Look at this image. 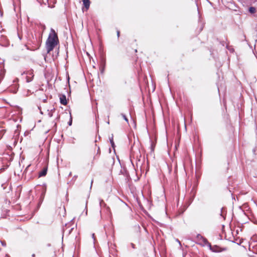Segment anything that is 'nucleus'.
Listing matches in <instances>:
<instances>
[{
  "label": "nucleus",
  "instance_id": "4be33fe9",
  "mask_svg": "<svg viewBox=\"0 0 257 257\" xmlns=\"http://www.w3.org/2000/svg\"><path fill=\"white\" fill-rule=\"evenodd\" d=\"M119 34H120V32L119 31H117V37H119Z\"/></svg>",
  "mask_w": 257,
  "mask_h": 257
},
{
  "label": "nucleus",
  "instance_id": "7ed1b4c3",
  "mask_svg": "<svg viewBox=\"0 0 257 257\" xmlns=\"http://www.w3.org/2000/svg\"><path fill=\"white\" fill-rule=\"evenodd\" d=\"M249 250L257 254V242L255 241L250 242L249 245Z\"/></svg>",
  "mask_w": 257,
  "mask_h": 257
},
{
  "label": "nucleus",
  "instance_id": "2eb2a0df",
  "mask_svg": "<svg viewBox=\"0 0 257 257\" xmlns=\"http://www.w3.org/2000/svg\"><path fill=\"white\" fill-rule=\"evenodd\" d=\"M220 215L222 216V217L224 219H225V214L223 211V208H222L221 209V212Z\"/></svg>",
  "mask_w": 257,
  "mask_h": 257
},
{
  "label": "nucleus",
  "instance_id": "cd10ccee",
  "mask_svg": "<svg viewBox=\"0 0 257 257\" xmlns=\"http://www.w3.org/2000/svg\"><path fill=\"white\" fill-rule=\"evenodd\" d=\"M71 175H72V173H71V172H70V173H69V176H71Z\"/></svg>",
  "mask_w": 257,
  "mask_h": 257
},
{
  "label": "nucleus",
  "instance_id": "20e7f679",
  "mask_svg": "<svg viewBox=\"0 0 257 257\" xmlns=\"http://www.w3.org/2000/svg\"><path fill=\"white\" fill-rule=\"evenodd\" d=\"M26 81L27 82H30L33 80V78L34 77L33 72L32 70H29L26 73Z\"/></svg>",
  "mask_w": 257,
  "mask_h": 257
},
{
  "label": "nucleus",
  "instance_id": "412c9836",
  "mask_svg": "<svg viewBox=\"0 0 257 257\" xmlns=\"http://www.w3.org/2000/svg\"><path fill=\"white\" fill-rule=\"evenodd\" d=\"M92 237L93 238L94 240H95V234L94 233L92 234Z\"/></svg>",
  "mask_w": 257,
  "mask_h": 257
},
{
  "label": "nucleus",
  "instance_id": "9d476101",
  "mask_svg": "<svg viewBox=\"0 0 257 257\" xmlns=\"http://www.w3.org/2000/svg\"><path fill=\"white\" fill-rule=\"evenodd\" d=\"M201 242L203 243V245H207L208 246H210V243H209L207 239L206 238L204 237L202 240Z\"/></svg>",
  "mask_w": 257,
  "mask_h": 257
},
{
  "label": "nucleus",
  "instance_id": "c756f323",
  "mask_svg": "<svg viewBox=\"0 0 257 257\" xmlns=\"http://www.w3.org/2000/svg\"><path fill=\"white\" fill-rule=\"evenodd\" d=\"M6 256L8 257H10L8 254H7Z\"/></svg>",
  "mask_w": 257,
  "mask_h": 257
},
{
  "label": "nucleus",
  "instance_id": "5701e85b",
  "mask_svg": "<svg viewBox=\"0 0 257 257\" xmlns=\"http://www.w3.org/2000/svg\"><path fill=\"white\" fill-rule=\"evenodd\" d=\"M71 124H72V120H70V121H69V123H68V124H69V125H71Z\"/></svg>",
  "mask_w": 257,
  "mask_h": 257
},
{
  "label": "nucleus",
  "instance_id": "aec40b11",
  "mask_svg": "<svg viewBox=\"0 0 257 257\" xmlns=\"http://www.w3.org/2000/svg\"><path fill=\"white\" fill-rule=\"evenodd\" d=\"M41 1L45 4H46L47 3H48V0H41Z\"/></svg>",
  "mask_w": 257,
  "mask_h": 257
},
{
  "label": "nucleus",
  "instance_id": "a878e982",
  "mask_svg": "<svg viewBox=\"0 0 257 257\" xmlns=\"http://www.w3.org/2000/svg\"><path fill=\"white\" fill-rule=\"evenodd\" d=\"M92 183H93V180H91V186H90V188H91V186H92Z\"/></svg>",
  "mask_w": 257,
  "mask_h": 257
},
{
  "label": "nucleus",
  "instance_id": "9b49d317",
  "mask_svg": "<svg viewBox=\"0 0 257 257\" xmlns=\"http://www.w3.org/2000/svg\"><path fill=\"white\" fill-rule=\"evenodd\" d=\"M256 11V10H255V8H254V7H250L249 8V12L251 13V14H253Z\"/></svg>",
  "mask_w": 257,
  "mask_h": 257
},
{
  "label": "nucleus",
  "instance_id": "ddd939ff",
  "mask_svg": "<svg viewBox=\"0 0 257 257\" xmlns=\"http://www.w3.org/2000/svg\"><path fill=\"white\" fill-rule=\"evenodd\" d=\"M40 29H41L42 30V32H44V31L46 29V26L44 24H40Z\"/></svg>",
  "mask_w": 257,
  "mask_h": 257
},
{
  "label": "nucleus",
  "instance_id": "6ab92c4d",
  "mask_svg": "<svg viewBox=\"0 0 257 257\" xmlns=\"http://www.w3.org/2000/svg\"><path fill=\"white\" fill-rule=\"evenodd\" d=\"M6 186H7L6 184H3L2 185V187L4 189H5Z\"/></svg>",
  "mask_w": 257,
  "mask_h": 257
},
{
  "label": "nucleus",
  "instance_id": "423d86ee",
  "mask_svg": "<svg viewBox=\"0 0 257 257\" xmlns=\"http://www.w3.org/2000/svg\"><path fill=\"white\" fill-rule=\"evenodd\" d=\"M60 103L63 105H66L67 103V100H66V97L65 95H62L60 97Z\"/></svg>",
  "mask_w": 257,
  "mask_h": 257
},
{
  "label": "nucleus",
  "instance_id": "a211bd4d",
  "mask_svg": "<svg viewBox=\"0 0 257 257\" xmlns=\"http://www.w3.org/2000/svg\"><path fill=\"white\" fill-rule=\"evenodd\" d=\"M1 242L3 246H6L7 244L5 241H1Z\"/></svg>",
  "mask_w": 257,
  "mask_h": 257
},
{
  "label": "nucleus",
  "instance_id": "39448f33",
  "mask_svg": "<svg viewBox=\"0 0 257 257\" xmlns=\"http://www.w3.org/2000/svg\"><path fill=\"white\" fill-rule=\"evenodd\" d=\"M209 247V249L213 252H220L222 250H225L224 249H221L220 247L216 245H213V246H212L211 244H210V246H208Z\"/></svg>",
  "mask_w": 257,
  "mask_h": 257
},
{
  "label": "nucleus",
  "instance_id": "0eeeda50",
  "mask_svg": "<svg viewBox=\"0 0 257 257\" xmlns=\"http://www.w3.org/2000/svg\"><path fill=\"white\" fill-rule=\"evenodd\" d=\"M47 167L44 168L43 169V170L40 172V173L39 174V177H41L45 176L47 174Z\"/></svg>",
  "mask_w": 257,
  "mask_h": 257
},
{
  "label": "nucleus",
  "instance_id": "c85d7f7f",
  "mask_svg": "<svg viewBox=\"0 0 257 257\" xmlns=\"http://www.w3.org/2000/svg\"><path fill=\"white\" fill-rule=\"evenodd\" d=\"M46 99H44V102H46Z\"/></svg>",
  "mask_w": 257,
  "mask_h": 257
},
{
  "label": "nucleus",
  "instance_id": "4468645a",
  "mask_svg": "<svg viewBox=\"0 0 257 257\" xmlns=\"http://www.w3.org/2000/svg\"><path fill=\"white\" fill-rule=\"evenodd\" d=\"M110 142L111 143V146L112 148L114 147V143L113 141V135H112V137L111 138H109Z\"/></svg>",
  "mask_w": 257,
  "mask_h": 257
},
{
  "label": "nucleus",
  "instance_id": "f257e3e1",
  "mask_svg": "<svg viewBox=\"0 0 257 257\" xmlns=\"http://www.w3.org/2000/svg\"><path fill=\"white\" fill-rule=\"evenodd\" d=\"M59 39L55 30L51 28L48 38L46 42V48L48 53L52 51L58 45Z\"/></svg>",
  "mask_w": 257,
  "mask_h": 257
},
{
  "label": "nucleus",
  "instance_id": "f8f14e48",
  "mask_svg": "<svg viewBox=\"0 0 257 257\" xmlns=\"http://www.w3.org/2000/svg\"><path fill=\"white\" fill-rule=\"evenodd\" d=\"M197 239L199 240V241H201L204 238V237H203V236H202L201 234H197V236H196Z\"/></svg>",
  "mask_w": 257,
  "mask_h": 257
},
{
  "label": "nucleus",
  "instance_id": "bb28decb",
  "mask_svg": "<svg viewBox=\"0 0 257 257\" xmlns=\"http://www.w3.org/2000/svg\"><path fill=\"white\" fill-rule=\"evenodd\" d=\"M32 256L35 257V253L32 254Z\"/></svg>",
  "mask_w": 257,
  "mask_h": 257
},
{
  "label": "nucleus",
  "instance_id": "393cba45",
  "mask_svg": "<svg viewBox=\"0 0 257 257\" xmlns=\"http://www.w3.org/2000/svg\"><path fill=\"white\" fill-rule=\"evenodd\" d=\"M131 245H132V246L134 248H135V245H134V244L132 243V244H131Z\"/></svg>",
  "mask_w": 257,
  "mask_h": 257
},
{
  "label": "nucleus",
  "instance_id": "6e6552de",
  "mask_svg": "<svg viewBox=\"0 0 257 257\" xmlns=\"http://www.w3.org/2000/svg\"><path fill=\"white\" fill-rule=\"evenodd\" d=\"M82 1L83 2V6H84V7L86 9V10H87L89 9V6H90V1L89 0H82Z\"/></svg>",
  "mask_w": 257,
  "mask_h": 257
},
{
  "label": "nucleus",
  "instance_id": "b1692460",
  "mask_svg": "<svg viewBox=\"0 0 257 257\" xmlns=\"http://www.w3.org/2000/svg\"><path fill=\"white\" fill-rule=\"evenodd\" d=\"M177 240V242H179V243L180 244V245H181V242H180V241L178 239H177V240Z\"/></svg>",
  "mask_w": 257,
  "mask_h": 257
},
{
  "label": "nucleus",
  "instance_id": "dca6fc26",
  "mask_svg": "<svg viewBox=\"0 0 257 257\" xmlns=\"http://www.w3.org/2000/svg\"><path fill=\"white\" fill-rule=\"evenodd\" d=\"M121 116H122V117L124 118V119L127 122H128V119L127 118L126 116H125V115H124V114L123 113H121Z\"/></svg>",
  "mask_w": 257,
  "mask_h": 257
},
{
  "label": "nucleus",
  "instance_id": "1a4fd4ad",
  "mask_svg": "<svg viewBox=\"0 0 257 257\" xmlns=\"http://www.w3.org/2000/svg\"><path fill=\"white\" fill-rule=\"evenodd\" d=\"M95 146L97 148V150L96 154L93 157V160H97L100 154V150L99 147H97L96 145H95Z\"/></svg>",
  "mask_w": 257,
  "mask_h": 257
},
{
  "label": "nucleus",
  "instance_id": "f3484780",
  "mask_svg": "<svg viewBox=\"0 0 257 257\" xmlns=\"http://www.w3.org/2000/svg\"><path fill=\"white\" fill-rule=\"evenodd\" d=\"M55 111V109H54L53 110H51L49 113H48V115L50 117H52V115H53V112Z\"/></svg>",
  "mask_w": 257,
  "mask_h": 257
},
{
  "label": "nucleus",
  "instance_id": "f03ea898",
  "mask_svg": "<svg viewBox=\"0 0 257 257\" xmlns=\"http://www.w3.org/2000/svg\"><path fill=\"white\" fill-rule=\"evenodd\" d=\"M99 206L101 209L100 210V215L101 219H107L111 216V212L110 208L101 199H99Z\"/></svg>",
  "mask_w": 257,
  "mask_h": 257
}]
</instances>
